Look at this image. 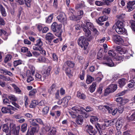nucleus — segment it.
Segmentation results:
<instances>
[{
  "label": "nucleus",
  "instance_id": "f257e3e1",
  "mask_svg": "<svg viewBox=\"0 0 135 135\" xmlns=\"http://www.w3.org/2000/svg\"><path fill=\"white\" fill-rule=\"evenodd\" d=\"M86 25L83 24L81 27L85 32V35L86 37H89L91 34V32L89 29L91 30L94 27L93 24L89 20H85L84 21Z\"/></svg>",
  "mask_w": 135,
  "mask_h": 135
},
{
  "label": "nucleus",
  "instance_id": "f03ea898",
  "mask_svg": "<svg viewBox=\"0 0 135 135\" xmlns=\"http://www.w3.org/2000/svg\"><path fill=\"white\" fill-rule=\"evenodd\" d=\"M115 24V29L117 33L122 34L125 32V24L123 22L120 21H118L116 22Z\"/></svg>",
  "mask_w": 135,
  "mask_h": 135
},
{
  "label": "nucleus",
  "instance_id": "7ed1b4c3",
  "mask_svg": "<svg viewBox=\"0 0 135 135\" xmlns=\"http://www.w3.org/2000/svg\"><path fill=\"white\" fill-rule=\"evenodd\" d=\"M79 45L84 50H86L88 48L89 43L86 39L83 36L80 37L78 41Z\"/></svg>",
  "mask_w": 135,
  "mask_h": 135
},
{
  "label": "nucleus",
  "instance_id": "20e7f679",
  "mask_svg": "<svg viewBox=\"0 0 135 135\" xmlns=\"http://www.w3.org/2000/svg\"><path fill=\"white\" fill-rule=\"evenodd\" d=\"M74 64L72 62L68 61L66 62L64 65L63 69L65 71L66 73L68 75H70L71 73V70L69 68L67 67L66 65L70 68H73L74 67Z\"/></svg>",
  "mask_w": 135,
  "mask_h": 135
},
{
  "label": "nucleus",
  "instance_id": "39448f33",
  "mask_svg": "<svg viewBox=\"0 0 135 135\" xmlns=\"http://www.w3.org/2000/svg\"><path fill=\"white\" fill-rule=\"evenodd\" d=\"M57 18L59 21L62 23L64 25L67 24V18L64 13H61L59 15L57 16Z\"/></svg>",
  "mask_w": 135,
  "mask_h": 135
},
{
  "label": "nucleus",
  "instance_id": "423d86ee",
  "mask_svg": "<svg viewBox=\"0 0 135 135\" xmlns=\"http://www.w3.org/2000/svg\"><path fill=\"white\" fill-rule=\"evenodd\" d=\"M103 59L105 61L104 64H107L109 66L112 67L116 65V64L112 60L111 57L109 56L105 55Z\"/></svg>",
  "mask_w": 135,
  "mask_h": 135
},
{
  "label": "nucleus",
  "instance_id": "0eeeda50",
  "mask_svg": "<svg viewBox=\"0 0 135 135\" xmlns=\"http://www.w3.org/2000/svg\"><path fill=\"white\" fill-rule=\"evenodd\" d=\"M43 43L40 38L37 39L36 41V43L34 45L33 47V49L34 50L37 51L41 49L42 48Z\"/></svg>",
  "mask_w": 135,
  "mask_h": 135
},
{
  "label": "nucleus",
  "instance_id": "6e6552de",
  "mask_svg": "<svg viewBox=\"0 0 135 135\" xmlns=\"http://www.w3.org/2000/svg\"><path fill=\"white\" fill-rule=\"evenodd\" d=\"M114 119L109 120L106 119L104 120V123L102 126V129L104 130L106 127L114 125L115 122Z\"/></svg>",
  "mask_w": 135,
  "mask_h": 135
},
{
  "label": "nucleus",
  "instance_id": "1a4fd4ad",
  "mask_svg": "<svg viewBox=\"0 0 135 135\" xmlns=\"http://www.w3.org/2000/svg\"><path fill=\"white\" fill-rule=\"evenodd\" d=\"M135 1H129L127 4L126 9L130 12L135 9Z\"/></svg>",
  "mask_w": 135,
  "mask_h": 135
},
{
  "label": "nucleus",
  "instance_id": "9d476101",
  "mask_svg": "<svg viewBox=\"0 0 135 135\" xmlns=\"http://www.w3.org/2000/svg\"><path fill=\"white\" fill-rule=\"evenodd\" d=\"M130 74V77L133 80H130L129 82L132 83H129L128 84V86L129 88H132L134 85V83H135V70L133 69Z\"/></svg>",
  "mask_w": 135,
  "mask_h": 135
},
{
  "label": "nucleus",
  "instance_id": "9b49d317",
  "mask_svg": "<svg viewBox=\"0 0 135 135\" xmlns=\"http://www.w3.org/2000/svg\"><path fill=\"white\" fill-rule=\"evenodd\" d=\"M112 38L115 43L118 44H122L124 42V41L122 38L120 36L118 35H113Z\"/></svg>",
  "mask_w": 135,
  "mask_h": 135
},
{
  "label": "nucleus",
  "instance_id": "f8f14e48",
  "mask_svg": "<svg viewBox=\"0 0 135 135\" xmlns=\"http://www.w3.org/2000/svg\"><path fill=\"white\" fill-rule=\"evenodd\" d=\"M85 129L91 135H94L96 133V131L93 127L90 125H87L85 128Z\"/></svg>",
  "mask_w": 135,
  "mask_h": 135
},
{
  "label": "nucleus",
  "instance_id": "ddd939ff",
  "mask_svg": "<svg viewBox=\"0 0 135 135\" xmlns=\"http://www.w3.org/2000/svg\"><path fill=\"white\" fill-rule=\"evenodd\" d=\"M61 25H58L56 22H54L51 26V29L54 32H57L61 30Z\"/></svg>",
  "mask_w": 135,
  "mask_h": 135
},
{
  "label": "nucleus",
  "instance_id": "4468645a",
  "mask_svg": "<svg viewBox=\"0 0 135 135\" xmlns=\"http://www.w3.org/2000/svg\"><path fill=\"white\" fill-rule=\"evenodd\" d=\"M51 69L52 67L49 66L43 71L42 74L44 78L46 79V77L50 75Z\"/></svg>",
  "mask_w": 135,
  "mask_h": 135
},
{
  "label": "nucleus",
  "instance_id": "2eb2a0df",
  "mask_svg": "<svg viewBox=\"0 0 135 135\" xmlns=\"http://www.w3.org/2000/svg\"><path fill=\"white\" fill-rule=\"evenodd\" d=\"M71 109L76 113L82 114L83 115L85 114V112L83 110L84 109L83 107L79 108L78 106H76L73 107Z\"/></svg>",
  "mask_w": 135,
  "mask_h": 135
},
{
  "label": "nucleus",
  "instance_id": "dca6fc26",
  "mask_svg": "<svg viewBox=\"0 0 135 135\" xmlns=\"http://www.w3.org/2000/svg\"><path fill=\"white\" fill-rule=\"evenodd\" d=\"M17 2L20 4L23 5L25 3V4L28 7L30 6V3L31 0H15Z\"/></svg>",
  "mask_w": 135,
  "mask_h": 135
},
{
  "label": "nucleus",
  "instance_id": "f3484780",
  "mask_svg": "<svg viewBox=\"0 0 135 135\" xmlns=\"http://www.w3.org/2000/svg\"><path fill=\"white\" fill-rule=\"evenodd\" d=\"M108 18V17L105 16L99 17L98 20H96L97 23L99 25H103L104 23L101 22L106 21Z\"/></svg>",
  "mask_w": 135,
  "mask_h": 135
},
{
  "label": "nucleus",
  "instance_id": "a211bd4d",
  "mask_svg": "<svg viewBox=\"0 0 135 135\" xmlns=\"http://www.w3.org/2000/svg\"><path fill=\"white\" fill-rule=\"evenodd\" d=\"M8 35L7 32L2 29H0V36H1L2 38L4 40L8 38Z\"/></svg>",
  "mask_w": 135,
  "mask_h": 135
},
{
  "label": "nucleus",
  "instance_id": "6ab92c4d",
  "mask_svg": "<svg viewBox=\"0 0 135 135\" xmlns=\"http://www.w3.org/2000/svg\"><path fill=\"white\" fill-rule=\"evenodd\" d=\"M49 61L47 59L42 56H40L37 60V62L40 63L48 62Z\"/></svg>",
  "mask_w": 135,
  "mask_h": 135
},
{
  "label": "nucleus",
  "instance_id": "aec40b11",
  "mask_svg": "<svg viewBox=\"0 0 135 135\" xmlns=\"http://www.w3.org/2000/svg\"><path fill=\"white\" fill-rule=\"evenodd\" d=\"M71 97L69 96H66L62 99L63 103L64 104V107H66L68 104L69 100L71 99Z\"/></svg>",
  "mask_w": 135,
  "mask_h": 135
},
{
  "label": "nucleus",
  "instance_id": "412c9836",
  "mask_svg": "<svg viewBox=\"0 0 135 135\" xmlns=\"http://www.w3.org/2000/svg\"><path fill=\"white\" fill-rule=\"evenodd\" d=\"M108 109V111L110 113H112L113 115H115L117 112V108L115 109L113 111L112 108L110 107L109 106H105Z\"/></svg>",
  "mask_w": 135,
  "mask_h": 135
},
{
  "label": "nucleus",
  "instance_id": "4be33fe9",
  "mask_svg": "<svg viewBox=\"0 0 135 135\" xmlns=\"http://www.w3.org/2000/svg\"><path fill=\"white\" fill-rule=\"evenodd\" d=\"M83 117L79 115H78L76 120V122L79 125H82L83 123Z\"/></svg>",
  "mask_w": 135,
  "mask_h": 135
},
{
  "label": "nucleus",
  "instance_id": "5701e85b",
  "mask_svg": "<svg viewBox=\"0 0 135 135\" xmlns=\"http://www.w3.org/2000/svg\"><path fill=\"white\" fill-rule=\"evenodd\" d=\"M1 110L2 112L3 113H9L10 114L13 113V112L11 111L9 108L5 107H3L1 109Z\"/></svg>",
  "mask_w": 135,
  "mask_h": 135
},
{
  "label": "nucleus",
  "instance_id": "b1692460",
  "mask_svg": "<svg viewBox=\"0 0 135 135\" xmlns=\"http://www.w3.org/2000/svg\"><path fill=\"white\" fill-rule=\"evenodd\" d=\"M38 130L36 127L34 126L31 128L30 131V135H34L35 133L37 132Z\"/></svg>",
  "mask_w": 135,
  "mask_h": 135
},
{
  "label": "nucleus",
  "instance_id": "393cba45",
  "mask_svg": "<svg viewBox=\"0 0 135 135\" xmlns=\"http://www.w3.org/2000/svg\"><path fill=\"white\" fill-rule=\"evenodd\" d=\"M1 13L3 16L5 17L7 16V13L4 8L2 5L0 6Z\"/></svg>",
  "mask_w": 135,
  "mask_h": 135
},
{
  "label": "nucleus",
  "instance_id": "a878e982",
  "mask_svg": "<svg viewBox=\"0 0 135 135\" xmlns=\"http://www.w3.org/2000/svg\"><path fill=\"white\" fill-rule=\"evenodd\" d=\"M122 120H118L116 123V126L117 128L119 129L121 128L122 126L123 123Z\"/></svg>",
  "mask_w": 135,
  "mask_h": 135
},
{
  "label": "nucleus",
  "instance_id": "bb28decb",
  "mask_svg": "<svg viewBox=\"0 0 135 135\" xmlns=\"http://www.w3.org/2000/svg\"><path fill=\"white\" fill-rule=\"evenodd\" d=\"M57 88L56 85L55 84H53L50 87L49 90V92L50 94H52L53 91H54Z\"/></svg>",
  "mask_w": 135,
  "mask_h": 135
},
{
  "label": "nucleus",
  "instance_id": "cd10ccee",
  "mask_svg": "<svg viewBox=\"0 0 135 135\" xmlns=\"http://www.w3.org/2000/svg\"><path fill=\"white\" fill-rule=\"evenodd\" d=\"M77 97L81 99H84L86 98V95L84 94L81 93L80 91L77 92Z\"/></svg>",
  "mask_w": 135,
  "mask_h": 135
},
{
  "label": "nucleus",
  "instance_id": "c85d7f7f",
  "mask_svg": "<svg viewBox=\"0 0 135 135\" xmlns=\"http://www.w3.org/2000/svg\"><path fill=\"white\" fill-rule=\"evenodd\" d=\"M9 128V126L8 125L4 124L2 126V131L5 133H7L8 132Z\"/></svg>",
  "mask_w": 135,
  "mask_h": 135
},
{
  "label": "nucleus",
  "instance_id": "c756f323",
  "mask_svg": "<svg viewBox=\"0 0 135 135\" xmlns=\"http://www.w3.org/2000/svg\"><path fill=\"white\" fill-rule=\"evenodd\" d=\"M54 38V35L50 32L47 33L45 37V38L47 40H51Z\"/></svg>",
  "mask_w": 135,
  "mask_h": 135
},
{
  "label": "nucleus",
  "instance_id": "7c9ffc66",
  "mask_svg": "<svg viewBox=\"0 0 135 135\" xmlns=\"http://www.w3.org/2000/svg\"><path fill=\"white\" fill-rule=\"evenodd\" d=\"M94 80L93 77H92L90 75H88L87 76V79L86 80V83L87 84H89L91 83Z\"/></svg>",
  "mask_w": 135,
  "mask_h": 135
},
{
  "label": "nucleus",
  "instance_id": "2f4dec72",
  "mask_svg": "<svg viewBox=\"0 0 135 135\" xmlns=\"http://www.w3.org/2000/svg\"><path fill=\"white\" fill-rule=\"evenodd\" d=\"M125 17V15L124 13L120 14L117 16V17L119 20L118 21L120 20H122V22H124L123 20L124 18Z\"/></svg>",
  "mask_w": 135,
  "mask_h": 135
},
{
  "label": "nucleus",
  "instance_id": "473e14b6",
  "mask_svg": "<svg viewBox=\"0 0 135 135\" xmlns=\"http://www.w3.org/2000/svg\"><path fill=\"white\" fill-rule=\"evenodd\" d=\"M109 89H110L113 92L117 89V85L115 84H112L110 85L109 86Z\"/></svg>",
  "mask_w": 135,
  "mask_h": 135
},
{
  "label": "nucleus",
  "instance_id": "72a5a7b5",
  "mask_svg": "<svg viewBox=\"0 0 135 135\" xmlns=\"http://www.w3.org/2000/svg\"><path fill=\"white\" fill-rule=\"evenodd\" d=\"M37 93V90L36 89H33L30 91L29 92V95L31 97H33Z\"/></svg>",
  "mask_w": 135,
  "mask_h": 135
},
{
  "label": "nucleus",
  "instance_id": "f704fd0d",
  "mask_svg": "<svg viewBox=\"0 0 135 135\" xmlns=\"http://www.w3.org/2000/svg\"><path fill=\"white\" fill-rule=\"evenodd\" d=\"M12 57V56L10 54L7 55L5 57L4 59V62L6 63L9 61H10Z\"/></svg>",
  "mask_w": 135,
  "mask_h": 135
},
{
  "label": "nucleus",
  "instance_id": "c9c22d12",
  "mask_svg": "<svg viewBox=\"0 0 135 135\" xmlns=\"http://www.w3.org/2000/svg\"><path fill=\"white\" fill-rule=\"evenodd\" d=\"M96 83L95 82L93 83L92 85L90 87V91L91 93L93 92L95 89Z\"/></svg>",
  "mask_w": 135,
  "mask_h": 135
},
{
  "label": "nucleus",
  "instance_id": "e433bc0d",
  "mask_svg": "<svg viewBox=\"0 0 135 135\" xmlns=\"http://www.w3.org/2000/svg\"><path fill=\"white\" fill-rule=\"evenodd\" d=\"M12 85L13 87L14 90L15 91L16 93L19 94L21 93V90L16 85L13 84H12Z\"/></svg>",
  "mask_w": 135,
  "mask_h": 135
},
{
  "label": "nucleus",
  "instance_id": "4c0bfd02",
  "mask_svg": "<svg viewBox=\"0 0 135 135\" xmlns=\"http://www.w3.org/2000/svg\"><path fill=\"white\" fill-rule=\"evenodd\" d=\"M126 80L124 78H122L119 80L118 83L120 87L124 86L126 83Z\"/></svg>",
  "mask_w": 135,
  "mask_h": 135
},
{
  "label": "nucleus",
  "instance_id": "58836bf2",
  "mask_svg": "<svg viewBox=\"0 0 135 135\" xmlns=\"http://www.w3.org/2000/svg\"><path fill=\"white\" fill-rule=\"evenodd\" d=\"M98 118L97 117L95 116H91L90 121L92 123H94V122H97L98 120Z\"/></svg>",
  "mask_w": 135,
  "mask_h": 135
},
{
  "label": "nucleus",
  "instance_id": "ea45409f",
  "mask_svg": "<svg viewBox=\"0 0 135 135\" xmlns=\"http://www.w3.org/2000/svg\"><path fill=\"white\" fill-rule=\"evenodd\" d=\"M56 131V128L52 127L50 129V131L49 132L48 135H54L55 134Z\"/></svg>",
  "mask_w": 135,
  "mask_h": 135
},
{
  "label": "nucleus",
  "instance_id": "a19ab883",
  "mask_svg": "<svg viewBox=\"0 0 135 135\" xmlns=\"http://www.w3.org/2000/svg\"><path fill=\"white\" fill-rule=\"evenodd\" d=\"M49 108L47 106L45 107L42 110V114L44 115H46L48 113L49 111Z\"/></svg>",
  "mask_w": 135,
  "mask_h": 135
},
{
  "label": "nucleus",
  "instance_id": "79ce46f5",
  "mask_svg": "<svg viewBox=\"0 0 135 135\" xmlns=\"http://www.w3.org/2000/svg\"><path fill=\"white\" fill-rule=\"evenodd\" d=\"M124 106L123 105H120L118 107L117 111L119 113H122L124 110Z\"/></svg>",
  "mask_w": 135,
  "mask_h": 135
},
{
  "label": "nucleus",
  "instance_id": "37998d69",
  "mask_svg": "<svg viewBox=\"0 0 135 135\" xmlns=\"http://www.w3.org/2000/svg\"><path fill=\"white\" fill-rule=\"evenodd\" d=\"M109 106L108 105H100L98 107V109L99 110H102V111L104 112L106 111L107 110H108V109L107 108L105 107V106Z\"/></svg>",
  "mask_w": 135,
  "mask_h": 135
},
{
  "label": "nucleus",
  "instance_id": "c03bdc74",
  "mask_svg": "<svg viewBox=\"0 0 135 135\" xmlns=\"http://www.w3.org/2000/svg\"><path fill=\"white\" fill-rule=\"evenodd\" d=\"M38 104V102L36 100H33L32 102L30 105V107L31 108H34Z\"/></svg>",
  "mask_w": 135,
  "mask_h": 135
},
{
  "label": "nucleus",
  "instance_id": "a18cd8bd",
  "mask_svg": "<svg viewBox=\"0 0 135 135\" xmlns=\"http://www.w3.org/2000/svg\"><path fill=\"white\" fill-rule=\"evenodd\" d=\"M22 62V61L21 60L15 61L13 62V65L14 67H16L18 65L21 64Z\"/></svg>",
  "mask_w": 135,
  "mask_h": 135
},
{
  "label": "nucleus",
  "instance_id": "49530a36",
  "mask_svg": "<svg viewBox=\"0 0 135 135\" xmlns=\"http://www.w3.org/2000/svg\"><path fill=\"white\" fill-rule=\"evenodd\" d=\"M35 76L36 79L38 80L44 81V79H45L44 77V78H42L41 75L38 73L36 74Z\"/></svg>",
  "mask_w": 135,
  "mask_h": 135
},
{
  "label": "nucleus",
  "instance_id": "de8ad7c7",
  "mask_svg": "<svg viewBox=\"0 0 135 135\" xmlns=\"http://www.w3.org/2000/svg\"><path fill=\"white\" fill-rule=\"evenodd\" d=\"M29 121L31 124L32 125L35 126L37 125L36 119H31L29 120Z\"/></svg>",
  "mask_w": 135,
  "mask_h": 135
},
{
  "label": "nucleus",
  "instance_id": "09e8293b",
  "mask_svg": "<svg viewBox=\"0 0 135 135\" xmlns=\"http://www.w3.org/2000/svg\"><path fill=\"white\" fill-rule=\"evenodd\" d=\"M8 98L10 100L14 102H15L17 100V98L14 95H11L8 96Z\"/></svg>",
  "mask_w": 135,
  "mask_h": 135
},
{
  "label": "nucleus",
  "instance_id": "8fccbe9b",
  "mask_svg": "<svg viewBox=\"0 0 135 135\" xmlns=\"http://www.w3.org/2000/svg\"><path fill=\"white\" fill-rule=\"evenodd\" d=\"M131 28L135 31V21L133 20L130 21V22Z\"/></svg>",
  "mask_w": 135,
  "mask_h": 135
},
{
  "label": "nucleus",
  "instance_id": "3c124183",
  "mask_svg": "<svg viewBox=\"0 0 135 135\" xmlns=\"http://www.w3.org/2000/svg\"><path fill=\"white\" fill-rule=\"evenodd\" d=\"M11 102L7 98L3 99V103L4 104L7 105L8 106L9 105L8 104H10Z\"/></svg>",
  "mask_w": 135,
  "mask_h": 135
},
{
  "label": "nucleus",
  "instance_id": "603ef678",
  "mask_svg": "<svg viewBox=\"0 0 135 135\" xmlns=\"http://www.w3.org/2000/svg\"><path fill=\"white\" fill-rule=\"evenodd\" d=\"M69 113L71 117L73 118H75L77 116V114L73 112L72 111H69Z\"/></svg>",
  "mask_w": 135,
  "mask_h": 135
},
{
  "label": "nucleus",
  "instance_id": "864d4df0",
  "mask_svg": "<svg viewBox=\"0 0 135 135\" xmlns=\"http://www.w3.org/2000/svg\"><path fill=\"white\" fill-rule=\"evenodd\" d=\"M53 15H50L46 19V22L48 23H50L53 18Z\"/></svg>",
  "mask_w": 135,
  "mask_h": 135
},
{
  "label": "nucleus",
  "instance_id": "5fc2aeb1",
  "mask_svg": "<svg viewBox=\"0 0 135 135\" xmlns=\"http://www.w3.org/2000/svg\"><path fill=\"white\" fill-rule=\"evenodd\" d=\"M27 125L26 123H25L22 125L21 126V131L23 132L25 131L27 129Z\"/></svg>",
  "mask_w": 135,
  "mask_h": 135
},
{
  "label": "nucleus",
  "instance_id": "6e6d98bb",
  "mask_svg": "<svg viewBox=\"0 0 135 135\" xmlns=\"http://www.w3.org/2000/svg\"><path fill=\"white\" fill-rule=\"evenodd\" d=\"M69 19L70 20L74 21H76L79 20L78 19V17L77 16H75L74 15H72L70 16H69Z\"/></svg>",
  "mask_w": 135,
  "mask_h": 135
},
{
  "label": "nucleus",
  "instance_id": "4d7b16f0",
  "mask_svg": "<svg viewBox=\"0 0 135 135\" xmlns=\"http://www.w3.org/2000/svg\"><path fill=\"white\" fill-rule=\"evenodd\" d=\"M93 110V108L91 107L88 106L86 107V109H84L83 110L84 112V110H85L87 112H89L90 111H92Z\"/></svg>",
  "mask_w": 135,
  "mask_h": 135
},
{
  "label": "nucleus",
  "instance_id": "13d9d810",
  "mask_svg": "<svg viewBox=\"0 0 135 135\" xmlns=\"http://www.w3.org/2000/svg\"><path fill=\"white\" fill-rule=\"evenodd\" d=\"M78 15L77 16L78 17V19H80L83 16V12L82 11L80 10L78 12Z\"/></svg>",
  "mask_w": 135,
  "mask_h": 135
},
{
  "label": "nucleus",
  "instance_id": "bf43d9fd",
  "mask_svg": "<svg viewBox=\"0 0 135 135\" xmlns=\"http://www.w3.org/2000/svg\"><path fill=\"white\" fill-rule=\"evenodd\" d=\"M108 54L109 56H114L116 55V54L114 51L112 50H110L108 51Z\"/></svg>",
  "mask_w": 135,
  "mask_h": 135
},
{
  "label": "nucleus",
  "instance_id": "052dcab7",
  "mask_svg": "<svg viewBox=\"0 0 135 135\" xmlns=\"http://www.w3.org/2000/svg\"><path fill=\"white\" fill-rule=\"evenodd\" d=\"M37 51H39L40 52V54H41L42 55L44 56H45L46 55V51L44 49H43V47L41 48V49H40V50H38Z\"/></svg>",
  "mask_w": 135,
  "mask_h": 135
},
{
  "label": "nucleus",
  "instance_id": "680f3d73",
  "mask_svg": "<svg viewBox=\"0 0 135 135\" xmlns=\"http://www.w3.org/2000/svg\"><path fill=\"white\" fill-rule=\"evenodd\" d=\"M129 119L130 120L135 121V112L133 113L129 118Z\"/></svg>",
  "mask_w": 135,
  "mask_h": 135
},
{
  "label": "nucleus",
  "instance_id": "e2e57ef3",
  "mask_svg": "<svg viewBox=\"0 0 135 135\" xmlns=\"http://www.w3.org/2000/svg\"><path fill=\"white\" fill-rule=\"evenodd\" d=\"M7 71L8 70L6 69L2 68L0 69V72L2 74L7 75Z\"/></svg>",
  "mask_w": 135,
  "mask_h": 135
},
{
  "label": "nucleus",
  "instance_id": "0e129e2a",
  "mask_svg": "<svg viewBox=\"0 0 135 135\" xmlns=\"http://www.w3.org/2000/svg\"><path fill=\"white\" fill-rule=\"evenodd\" d=\"M29 67L32 74V75H33L35 71V68L32 65H30L29 66Z\"/></svg>",
  "mask_w": 135,
  "mask_h": 135
},
{
  "label": "nucleus",
  "instance_id": "69168bd1",
  "mask_svg": "<svg viewBox=\"0 0 135 135\" xmlns=\"http://www.w3.org/2000/svg\"><path fill=\"white\" fill-rule=\"evenodd\" d=\"M32 54L34 56L36 57L40 56V53L36 51H33L32 52Z\"/></svg>",
  "mask_w": 135,
  "mask_h": 135
},
{
  "label": "nucleus",
  "instance_id": "338daca9",
  "mask_svg": "<svg viewBox=\"0 0 135 135\" xmlns=\"http://www.w3.org/2000/svg\"><path fill=\"white\" fill-rule=\"evenodd\" d=\"M52 55L54 60L55 61L57 62L58 59V57L57 56L55 53H53L52 54Z\"/></svg>",
  "mask_w": 135,
  "mask_h": 135
},
{
  "label": "nucleus",
  "instance_id": "774afa93",
  "mask_svg": "<svg viewBox=\"0 0 135 135\" xmlns=\"http://www.w3.org/2000/svg\"><path fill=\"white\" fill-rule=\"evenodd\" d=\"M95 4L98 6H102L104 5V3L100 1H96L95 2Z\"/></svg>",
  "mask_w": 135,
  "mask_h": 135
}]
</instances>
